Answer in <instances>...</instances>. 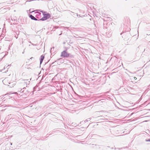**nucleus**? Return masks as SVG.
<instances>
[{
  "label": "nucleus",
  "instance_id": "nucleus-1",
  "mask_svg": "<svg viewBox=\"0 0 150 150\" xmlns=\"http://www.w3.org/2000/svg\"><path fill=\"white\" fill-rule=\"evenodd\" d=\"M43 15H44V17L41 18L39 20H41L42 21L46 20L50 17V15L49 13H47V14H45L44 13H43Z\"/></svg>",
  "mask_w": 150,
  "mask_h": 150
},
{
  "label": "nucleus",
  "instance_id": "nucleus-2",
  "mask_svg": "<svg viewBox=\"0 0 150 150\" xmlns=\"http://www.w3.org/2000/svg\"><path fill=\"white\" fill-rule=\"evenodd\" d=\"M69 55V53H67L66 50H64L61 52V56L63 57H68Z\"/></svg>",
  "mask_w": 150,
  "mask_h": 150
},
{
  "label": "nucleus",
  "instance_id": "nucleus-3",
  "mask_svg": "<svg viewBox=\"0 0 150 150\" xmlns=\"http://www.w3.org/2000/svg\"><path fill=\"white\" fill-rule=\"evenodd\" d=\"M23 90L22 89H21L20 92L18 91L17 92L15 93H16L18 95H21L20 96H22L23 95V93L25 91V88H23Z\"/></svg>",
  "mask_w": 150,
  "mask_h": 150
},
{
  "label": "nucleus",
  "instance_id": "nucleus-4",
  "mask_svg": "<svg viewBox=\"0 0 150 150\" xmlns=\"http://www.w3.org/2000/svg\"><path fill=\"white\" fill-rule=\"evenodd\" d=\"M29 16L30 18L33 20H34L35 21H40V19H38L36 18L34 16H33L32 15L30 14L29 15Z\"/></svg>",
  "mask_w": 150,
  "mask_h": 150
},
{
  "label": "nucleus",
  "instance_id": "nucleus-5",
  "mask_svg": "<svg viewBox=\"0 0 150 150\" xmlns=\"http://www.w3.org/2000/svg\"><path fill=\"white\" fill-rule=\"evenodd\" d=\"M44 56L43 55L41 56L40 59V64H41L42 62V61L44 59Z\"/></svg>",
  "mask_w": 150,
  "mask_h": 150
},
{
  "label": "nucleus",
  "instance_id": "nucleus-6",
  "mask_svg": "<svg viewBox=\"0 0 150 150\" xmlns=\"http://www.w3.org/2000/svg\"><path fill=\"white\" fill-rule=\"evenodd\" d=\"M37 14L36 15V18L39 19H40V15L41 14V13H37Z\"/></svg>",
  "mask_w": 150,
  "mask_h": 150
},
{
  "label": "nucleus",
  "instance_id": "nucleus-7",
  "mask_svg": "<svg viewBox=\"0 0 150 150\" xmlns=\"http://www.w3.org/2000/svg\"><path fill=\"white\" fill-rule=\"evenodd\" d=\"M29 93V92L27 90H25V91L24 92V93H23V94H24L25 95H27Z\"/></svg>",
  "mask_w": 150,
  "mask_h": 150
},
{
  "label": "nucleus",
  "instance_id": "nucleus-8",
  "mask_svg": "<svg viewBox=\"0 0 150 150\" xmlns=\"http://www.w3.org/2000/svg\"><path fill=\"white\" fill-rule=\"evenodd\" d=\"M106 35L108 37H110L111 35V33H106Z\"/></svg>",
  "mask_w": 150,
  "mask_h": 150
},
{
  "label": "nucleus",
  "instance_id": "nucleus-9",
  "mask_svg": "<svg viewBox=\"0 0 150 150\" xmlns=\"http://www.w3.org/2000/svg\"><path fill=\"white\" fill-rule=\"evenodd\" d=\"M69 13L71 15L74 16V15H75V14L74 13V12H72V11H70V12Z\"/></svg>",
  "mask_w": 150,
  "mask_h": 150
},
{
  "label": "nucleus",
  "instance_id": "nucleus-10",
  "mask_svg": "<svg viewBox=\"0 0 150 150\" xmlns=\"http://www.w3.org/2000/svg\"><path fill=\"white\" fill-rule=\"evenodd\" d=\"M69 57H70L71 58H73L74 57L73 55L71 54H69Z\"/></svg>",
  "mask_w": 150,
  "mask_h": 150
},
{
  "label": "nucleus",
  "instance_id": "nucleus-11",
  "mask_svg": "<svg viewBox=\"0 0 150 150\" xmlns=\"http://www.w3.org/2000/svg\"><path fill=\"white\" fill-rule=\"evenodd\" d=\"M54 47H53L52 48H51L50 50V52H52V50H54Z\"/></svg>",
  "mask_w": 150,
  "mask_h": 150
},
{
  "label": "nucleus",
  "instance_id": "nucleus-12",
  "mask_svg": "<svg viewBox=\"0 0 150 150\" xmlns=\"http://www.w3.org/2000/svg\"><path fill=\"white\" fill-rule=\"evenodd\" d=\"M146 142H150V139L146 140Z\"/></svg>",
  "mask_w": 150,
  "mask_h": 150
},
{
  "label": "nucleus",
  "instance_id": "nucleus-13",
  "mask_svg": "<svg viewBox=\"0 0 150 150\" xmlns=\"http://www.w3.org/2000/svg\"><path fill=\"white\" fill-rule=\"evenodd\" d=\"M76 16L77 17H78V16H79V17H82L81 16H80V15H79L77 13H76Z\"/></svg>",
  "mask_w": 150,
  "mask_h": 150
},
{
  "label": "nucleus",
  "instance_id": "nucleus-14",
  "mask_svg": "<svg viewBox=\"0 0 150 150\" xmlns=\"http://www.w3.org/2000/svg\"><path fill=\"white\" fill-rule=\"evenodd\" d=\"M90 120V118H88V119H87L86 120H85V121H86V122H87V121H88Z\"/></svg>",
  "mask_w": 150,
  "mask_h": 150
},
{
  "label": "nucleus",
  "instance_id": "nucleus-15",
  "mask_svg": "<svg viewBox=\"0 0 150 150\" xmlns=\"http://www.w3.org/2000/svg\"><path fill=\"white\" fill-rule=\"evenodd\" d=\"M134 79L135 80H136L137 79V78L135 77H134Z\"/></svg>",
  "mask_w": 150,
  "mask_h": 150
},
{
  "label": "nucleus",
  "instance_id": "nucleus-16",
  "mask_svg": "<svg viewBox=\"0 0 150 150\" xmlns=\"http://www.w3.org/2000/svg\"><path fill=\"white\" fill-rule=\"evenodd\" d=\"M15 37H16V39H17L18 38V36H16V35L15 36Z\"/></svg>",
  "mask_w": 150,
  "mask_h": 150
},
{
  "label": "nucleus",
  "instance_id": "nucleus-17",
  "mask_svg": "<svg viewBox=\"0 0 150 150\" xmlns=\"http://www.w3.org/2000/svg\"><path fill=\"white\" fill-rule=\"evenodd\" d=\"M32 45H34V44H33V43H32Z\"/></svg>",
  "mask_w": 150,
  "mask_h": 150
},
{
  "label": "nucleus",
  "instance_id": "nucleus-18",
  "mask_svg": "<svg viewBox=\"0 0 150 150\" xmlns=\"http://www.w3.org/2000/svg\"><path fill=\"white\" fill-rule=\"evenodd\" d=\"M6 80L5 79H4L3 81V82L4 83V81H5Z\"/></svg>",
  "mask_w": 150,
  "mask_h": 150
},
{
  "label": "nucleus",
  "instance_id": "nucleus-19",
  "mask_svg": "<svg viewBox=\"0 0 150 150\" xmlns=\"http://www.w3.org/2000/svg\"><path fill=\"white\" fill-rule=\"evenodd\" d=\"M41 12H42V13H43V11H42L41 10V11H40Z\"/></svg>",
  "mask_w": 150,
  "mask_h": 150
},
{
  "label": "nucleus",
  "instance_id": "nucleus-20",
  "mask_svg": "<svg viewBox=\"0 0 150 150\" xmlns=\"http://www.w3.org/2000/svg\"><path fill=\"white\" fill-rule=\"evenodd\" d=\"M32 58H33V57H31V58H30V59H31Z\"/></svg>",
  "mask_w": 150,
  "mask_h": 150
},
{
  "label": "nucleus",
  "instance_id": "nucleus-21",
  "mask_svg": "<svg viewBox=\"0 0 150 150\" xmlns=\"http://www.w3.org/2000/svg\"><path fill=\"white\" fill-rule=\"evenodd\" d=\"M40 73H39L38 74V75H39V74H40Z\"/></svg>",
  "mask_w": 150,
  "mask_h": 150
},
{
  "label": "nucleus",
  "instance_id": "nucleus-22",
  "mask_svg": "<svg viewBox=\"0 0 150 150\" xmlns=\"http://www.w3.org/2000/svg\"><path fill=\"white\" fill-rule=\"evenodd\" d=\"M31 69V68H28V69Z\"/></svg>",
  "mask_w": 150,
  "mask_h": 150
},
{
  "label": "nucleus",
  "instance_id": "nucleus-23",
  "mask_svg": "<svg viewBox=\"0 0 150 150\" xmlns=\"http://www.w3.org/2000/svg\"><path fill=\"white\" fill-rule=\"evenodd\" d=\"M30 43H31V44H32V43L30 42Z\"/></svg>",
  "mask_w": 150,
  "mask_h": 150
},
{
  "label": "nucleus",
  "instance_id": "nucleus-24",
  "mask_svg": "<svg viewBox=\"0 0 150 150\" xmlns=\"http://www.w3.org/2000/svg\"><path fill=\"white\" fill-rule=\"evenodd\" d=\"M122 33H123V32H122V33H121V34H120V35H121V34H122Z\"/></svg>",
  "mask_w": 150,
  "mask_h": 150
},
{
  "label": "nucleus",
  "instance_id": "nucleus-25",
  "mask_svg": "<svg viewBox=\"0 0 150 150\" xmlns=\"http://www.w3.org/2000/svg\"><path fill=\"white\" fill-rule=\"evenodd\" d=\"M9 66V65H8V66Z\"/></svg>",
  "mask_w": 150,
  "mask_h": 150
}]
</instances>
